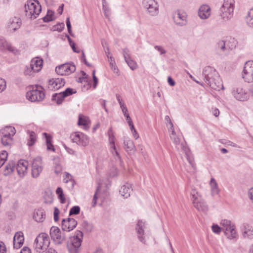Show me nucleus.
<instances>
[{
  "label": "nucleus",
  "instance_id": "obj_53",
  "mask_svg": "<svg viewBox=\"0 0 253 253\" xmlns=\"http://www.w3.org/2000/svg\"><path fill=\"white\" fill-rule=\"evenodd\" d=\"M108 135H109V138L110 141V143L111 145V147H114L115 145V142H114V136L112 133V131L111 128H110L108 130Z\"/></svg>",
  "mask_w": 253,
  "mask_h": 253
},
{
  "label": "nucleus",
  "instance_id": "obj_57",
  "mask_svg": "<svg viewBox=\"0 0 253 253\" xmlns=\"http://www.w3.org/2000/svg\"><path fill=\"white\" fill-rule=\"evenodd\" d=\"M211 228L213 232L217 234H219L222 230L221 227H219L217 224L212 225Z\"/></svg>",
  "mask_w": 253,
  "mask_h": 253
},
{
  "label": "nucleus",
  "instance_id": "obj_35",
  "mask_svg": "<svg viewBox=\"0 0 253 253\" xmlns=\"http://www.w3.org/2000/svg\"><path fill=\"white\" fill-rule=\"evenodd\" d=\"M54 164V172L56 174L60 173L62 170V167L60 164V159L58 157H55L53 159Z\"/></svg>",
  "mask_w": 253,
  "mask_h": 253
},
{
  "label": "nucleus",
  "instance_id": "obj_1",
  "mask_svg": "<svg viewBox=\"0 0 253 253\" xmlns=\"http://www.w3.org/2000/svg\"><path fill=\"white\" fill-rule=\"evenodd\" d=\"M203 75L205 82L212 89L219 90L223 88L218 73L213 67H206L203 70Z\"/></svg>",
  "mask_w": 253,
  "mask_h": 253
},
{
  "label": "nucleus",
  "instance_id": "obj_51",
  "mask_svg": "<svg viewBox=\"0 0 253 253\" xmlns=\"http://www.w3.org/2000/svg\"><path fill=\"white\" fill-rule=\"evenodd\" d=\"M65 25L64 23H58L56 25L53 26L52 30L53 31H58L61 32L64 28Z\"/></svg>",
  "mask_w": 253,
  "mask_h": 253
},
{
  "label": "nucleus",
  "instance_id": "obj_16",
  "mask_svg": "<svg viewBox=\"0 0 253 253\" xmlns=\"http://www.w3.org/2000/svg\"><path fill=\"white\" fill-rule=\"evenodd\" d=\"M21 20L19 17H14L9 19L7 23V28L11 32H14L21 26Z\"/></svg>",
  "mask_w": 253,
  "mask_h": 253
},
{
  "label": "nucleus",
  "instance_id": "obj_61",
  "mask_svg": "<svg viewBox=\"0 0 253 253\" xmlns=\"http://www.w3.org/2000/svg\"><path fill=\"white\" fill-rule=\"evenodd\" d=\"M111 148L113 149V150L112 151V153L114 157H115V158L116 159H118L120 160V156L119 153L118 152V151H117L115 146H114V147H112Z\"/></svg>",
  "mask_w": 253,
  "mask_h": 253
},
{
  "label": "nucleus",
  "instance_id": "obj_15",
  "mask_svg": "<svg viewBox=\"0 0 253 253\" xmlns=\"http://www.w3.org/2000/svg\"><path fill=\"white\" fill-rule=\"evenodd\" d=\"M65 84V82L63 78H55L49 80L48 84V88L50 90H58Z\"/></svg>",
  "mask_w": 253,
  "mask_h": 253
},
{
  "label": "nucleus",
  "instance_id": "obj_36",
  "mask_svg": "<svg viewBox=\"0 0 253 253\" xmlns=\"http://www.w3.org/2000/svg\"><path fill=\"white\" fill-rule=\"evenodd\" d=\"M225 41H226V44L227 45V47L228 52L235 48L237 42L234 38H230L229 39L225 40Z\"/></svg>",
  "mask_w": 253,
  "mask_h": 253
},
{
  "label": "nucleus",
  "instance_id": "obj_41",
  "mask_svg": "<svg viewBox=\"0 0 253 253\" xmlns=\"http://www.w3.org/2000/svg\"><path fill=\"white\" fill-rule=\"evenodd\" d=\"M246 22L250 27H253V8L248 12L246 17Z\"/></svg>",
  "mask_w": 253,
  "mask_h": 253
},
{
  "label": "nucleus",
  "instance_id": "obj_55",
  "mask_svg": "<svg viewBox=\"0 0 253 253\" xmlns=\"http://www.w3.org/2000/svg\"><path fill=\"white\" fill-rule=\"evenodd\" d=\"M110 65L111 67L112 70H113L114 72L115 73H117L118 71V69L115 65V62L114 60L113 59L112 57L110 58Z\"/></svg>",
  "mask_w": 253,
  "mask_h": 253
},
{
  "label": "nucleus",
  "instance_id": "obj_7",
  "mask_svg": "<svg viewBox=\"0 0 253 253\" xmlns=\"http://www.w3.org/2000/svg\"><path fill=\"white\" fill-rule=\"evenodd\" d=\"M242 76L248 83L253 82V61H248L244 65Z\"/></svg>",
  "mask_w": 253,
  "mask_h": 253
},
{
  "label": "nucleus",
  "instance_id": "obj_60",
  "mask_svg": "<svg viewBox=\"0 0 253 253\" xmlns=\"http://www.w3.org/2000/svg\"><path fill=\"white\" fill-rule=\"evenodd\" d=\"M60 211L56 207L54 208V220L55 221H57L59 219V214Z\"/></svg>",
  "mask_w": 253,
  "mask_h": 253
},
{
  "label": "nucleus",
  "instance_id": "obj_48",
  "mask_svg": "<svg viewBox=\"0 0 253 253\" xmlns=\"http://www.w3.org/2000/svg\"><path fill=\"white\" fill-rule=\"evenodd\" d=\"M82 226L87 232H91L93 229L92 225L88 223L87 221H84Z\"/></svg>",
  "mask_w": 253,
  "mask_h": 253
},
{
  "label": "nucleus",
  "instance_id": "obj_25",
  "mask_svg": "<svg viewBox=\"0 0 253 253\" xmlns=\"http://www.w3.org/2000/svg\"><path fill=\"white\" fill-rule=\"evenodd\" d=\"M6 49L14 54L18 52V51L4 39H0V50H4Z\"/></svg>",
  "mask_w": 253,
  "mask_h": 253
},
{
  "label": "nucleus",
  "instance_id": "obj_45",
  "mask_svg": "<svg viewBox=\"0 0 253 253\" xmlns=\"http://www.w3.org/2000/svg\"><path fill=\"white\" fill-rule=\"evenodd\" d=\"M62 92L63 94V96L65 97V98L67 96L72 95L73 94L76 93L77 91L75 89L68 87Z\"/></svg>",
  "mask_w": 253,
  "mask_h": 253
},
{
  "label": "nucleus",
  "instance_id": "obj_37",
  "mask_svg": "<svg viewBox=\"0 0 253 253\" xmlns=\"http://www.w3.org/2000/svg\"><path fill=\"white\" fill-rule=\"evenodd\" d=\"M1 143L3 146L10 147L13 143V138L10 136H1Z\"/></svg>",
  "mask_w": 253,
  "mask_h": 253
},
{
  "label": "nucleus",
  "instance_id": "obj_64",
  "mask_svg": "<svg viewBox=\"0 0 253 253\" xmlns=\"http://www.w3.org/2000/svg\"><path fill=\"white\" fill-rule=\"evenodd\" d=\"M6 249L4 244L2 242H0V253H6Z\"/></svg>",
  "mask_w": 253,
  "mask_h": 253
},
{
  "label": "nucleus",
  "instance_id": "obj_28",
  "mask_svg": "<svg viewBox=\"0 0 253 253\" xmlns=\"http://www.w3.org/2000/svg\"><path fill=\"white\" fill-rule=\"evenodd\" d=\"M132 191L131 186L129 183H126L123 185L120 190V193L125 198L129 197L130 193Z\"/></svg>",
  "mask_w": 253,
  "mask_h": 253
},
{
  "label": "nucleus",
  "instance_id": "obj_14",
  "mask_svg": "<svg viewBox=\"0 0 253 253\" xmlns=\"http://www.w3.org/2000/svg\"><path fill=\"white\" fill-rule=\"evenodd\" d=\"M77 225V221L73 218L63 219L62 220V229L64 231L69 232L73 230Z\"/></svg>",
  "mask_w": 253,
  "mask_h": 253
},
{
  "label": "nucleus",
  "instance_id": "obj_23",
  "mask_svg": "<svg viewBox=\"0 0 253 253\" xmlns=\"http://www.w3.org/2000/svg\"><path fill=\"white\" fill-rule=\"evenodd\" d=\"M198 15L203 19H207L211 15V8L208 5H202L199 9Z\"/></svg>",
  "mask_w": 253,
  "mask_h": 253
},
{
  "label": "nucleus",
  "instance_id": "obj_9",
  "mask_svg": "<svg viewBox=\"0 0 253 253\" xmlns=\"http://www.w3.org/2000/svg\"><path fill=\"white\" fill-rule=\"evenodd\" d=\"M232 93L234 97L239 101H244L249 98V94L247 90L241 86L235 87L233 89Z\"/></svg>",
  "mask_w": 253,
  "mask_h": 253
},
{
  "label": "nucleus",
  "instance_id": "obj_52",
  "mask_svg": "<svg viewBox=\"0 0 253 253\" xmlns=\"http://www.w3.org/2000/svg\"><path fill=\"white\" fill-rule=\"evenodd\" d=\"M14 168V166L13 164H9L8 165H6L4 168V174L7 175L11 173L13 171Z\"/></svg>",
  "mask_w": 253,
  "mask_h": 253
},
{
  "label": "nucleus",
  "instance_id": "obj_59",
  "mask_svg": "<svg viewBox=\"0 0 253 253\" xmlns=\"http://www.w3.org/2000/svg\"><path fill=\"white\" fill-rule=\"evenodd\" d=\"M103 10L104 11L105 16L106 17L109 18L110 15V9L109 7L107 6L105 4H103Z\"/></svg>",
  "mask_w": 253,
  "mask_h": 253
},
{
  "label": "nucleus",
  "instance_id": "obj_34",
  "mask_svg": "<svg viewBox=\"0 0 253 253\" xmlns=\"http://www.w3.org/2000/svg\"><path fill=\"white\" fill-rule=\"evenodd\" d=\"M43 135L45 136L46 139V143L47 150L54 151L55 149L51 142L52 137L51 135H50L49 134H47L46 132H44L43 133Z\"/></svg>",
  "mask_w": 253,
  "mask_h": 253
},
{
  "label": "nucleus",
  "instance_id": "obj_6",
  "mask_svg": "<svg viewBox=\"0 0 253 253\" xmlns=\"http://www.w3.org/2000/svg\"><path fill=\"white\" fill-rule=\"evenodd\" d=\"M41 85L36 86V89L28 91L26 93V97L32 102L41 101L44 98L45 94Z\"/></svg>",
  "mask_w": 253,
  "mask_h": 253
},
{
  "label": "nucleus",
  "instance_id": "obj_58",
  "mask_svg": "<svg viewBox=\"0 0 253 253\" xmlns=\"http://www.w3.org/2000/svg\"><path fill=\"white\" fill-rule=\"evenodd\" d=\"M6 84L5 81L1 78H0V92L3 91L6 88Z\"/></svg>",
  "mask_w": 253,
  "mask_h": 253
},
{
  "label": "nucleus",
  "instance_id": "obj_20",
  "mask_svg": "<svg viewBox=\"0 0 253 253\" xmlns=\"http://www.w3.org/2000/svg\"><path fill=\"white\" fill-rule=\"evenodd\" d=\"M124 148L128 154L132 155L135 153L136 149L132 140L126 138L124 139Z\"/></svg>",
  "mask_w": 253,
  "mask_h": 253
},
{
  "label": "nucleus",
  "instance_id": "obj_26",
  "mask_svg": "<svg viewBox=\"0 0 253 253\" xmlns=\"http://www.w3.org/2000/svg\"><path fill=\"white\" fill-rule=\"evenodd\" d=\"M45 214L42 209H38L34 212L33 218L37 222H42L45 219Z\"/></svg>",
  "mask_w": 253,
  "mask_h": 253
},
{
  "label": "nucleus",
  "instance_id": "obj_32",
  "mask_svg": "<svg viewBox=\"0 0 253 253\" xmlns=\"http://www.w3.org/2000/svg\"><path fill=\"white\" fill-rule=\"evenodd\" d=\"M88 123V118L82 114L79 115L78 122L79 126H83L85 129H87L89 128Z\"/></svg>",
  "mask_w": 253,
  "mask_h": 253
},
{
  "label": "nucleus",
  "instance_id": "obj_12",
  "mask_svg": "<svg viewBox=\"0 0 253 253\" xmlns=\"http://www.w3.org/2000/svg\"><path fill=\"white\" fill-rule=\"evenodd\" d=\"M76 70V67L73 64H64L57 67L55 69L56 72L61 76L69 75Z\"/></svg>",
  "mask_w": 253,
  "mask_h": 253
},
{
  "label": "nucleus",
  "instance_id": "obj_33",
  "mask_svg": "<svg viewBox=\"0 0 253 253\" xmlns=\"http://www.w3.org/2000/svg\"><path fill=\"white\" fill-rule=\"evenodd\" d=\"M245 230L243 232V235L245 237L250 239L253 238V228L248 224L244 226Z\"/></svg>",
  "mask_w": 253,
  "mask_h": 253
},
{
  "label": "nucleus",
  "instance_id": "obj_39",
  "mask_svg": "<svg viewBox=\"0 0 253 253\" xmlns=\"http://www.w3.org/2000/svg\"><path fill=\"white\" fill-rule=\"evenodd\" d=\"M187 160L189 162V164L191 167L189 169V170L191 171L195 169V165L194 161L193 156L190 154L189 152H186L185 153Z\"/></svg>",
  "mask_w": 253,
  "mask_h": 253
},
{
  "label": "nucleus",
  "instance_id": "obj_3",
  "mask_svg": "<svg viewBox=\"0 0 253 253\" xmlns=\"http://www.w3.org/2000/svg\"><path fill=\"white\" fill-rule=\"evenodd\" d=\"M234 7V0H224L223 3L220 8V16L223 21H228L232 17Z\"/></svg>",
  "mask_w": 253,
  "mask_h": 253
},
{
  "label": "nucleus",
  "instance_id": "obj_31",
  "mask_svg": "<svg viewBox=\"0 0 253 253\" xmlns=\"http://www.w3.org/2000/svg\"><path fill=\"white\" fill-rule=\"evenodd\" d=\"M210 185L212 195L214 196L218 194L220 190L218 187V184L216 180L213 178H211V179Z\"/></svg>",
  "mask_w": 253,
  "mask_h": 253
},
{
  "label": "nucleus",
  "instance_id": "obj_46",
  "mask_svg": "<svg viewBox=\"0 0 253 253\" xmlns=\"http://www.w3.org/2000/svg\"><path fill=\"white\" fill-rule=\"evenodd\" d=\"M100 188L101 185L100 184H98L96 189L94 195L93 196V200L92 201V206L93 207H94L96 204L97 200L98 199L97 194L98 193L100 192Z\"/></svg>",
  "mask_w": 253,
  "mask_h": 253
},
{
  "label": "nucleus",
  "instance_id": "obj_42",
  "mask_svg": "<svg viewBox=\"0 0 253 253\" xmlns=\"http://www.w3.org/2000/svg\"><path fill=\"white\" fill-rule=\"evenodd\" d=\"M233 223L231 221L227 219H222L221 221L220 224L222 226L221 229L224 231L225 230L228 231L227 229L229 228Z\"/></svg>",
  "mask_w": 253,
  "mask_h": 253
},
{
  "label": "nucleus",
  "instance_id": "obj_21",
  "mask_svg": "<svg viewBox=\"0 0 253 253\" xmlns=\"http://www.w3.org/2000/svg\"><path fill=\"white\" fill-rule=\"evenodd\" d=\"M24 238L23 233L17 232L15 233L13 238V247L15 249H19L23 244Z\"/></svg>",
  "mask_w": 253,
  "mask_h": 253
},
{
  "label": "nucleus",
  "instance_id": "obj_49",
  "mask_svg": "<svg viewBox=\"0 0 253 253\" xmlns=\"http://www.w3.org/2000/svg\"><path fill=\"white\" fill-rule=\"evenodd\" d=\"M125 61L132 70H134L137 68V63L131 58Z\"/></svg>",
  "mask_w": 253,
  "mask_h": 253
},
{
  "label": "nucleus",
  "instance_id": "obj_38",
  "mask_svg": "<svg viewBox=\"0 0 253 253\" xmlns=\"http://www.w3.org/2000/svg\"><path fill=\"white\" fill-rule=\"evenodd\" d=\"M65 97L63 96L62 92H61L59 93H54L52 95V100L56 101L58 104H60L62 103Z\"/></svg>",
  "mask_w": 253,
  "mask_h": 253
},
{
  "label": "nucleus",
  "instance_id": "obj_54",
  "mask_svg": "<svg viewBox=\"0 0 253 253\" xmlns=\"http://www.w3.org/2000/svg\"><path fill=\"white\" fill-rule=\"evenodd\" d=\"M154 48L160 53V55H164L167 53L166 50L161 45H155Z\"/></svg>",
  "mask_w": 253,
  "mask_h": 253
},
{
  "label": "nucleus",
  "instance_id": "obj_44",
  "mask_svg": "<svg viewBox=\"0 0 253 253\" xmlns=\"http://www.w3.org/2000/svg\"><path fill=\"white\" fill-rule=\"evenodd\" d=\"M54 12L51 10H48L47 15L42 18L43 21L44 22H48L53 20V16Z\"/></svg>",
  "mask_w": 253,
  "mask_h": 253
},
{
  "label": "nucleus",
  "instance_id": "obj_2",
  "mask_svg": "<svg viewBox=\"0 0 253 253\" xmlns=\"http://www.w3.org/2000/svg\"><path fill=\"white\" fill-rule=\"evenodd\" d=\"M42 6L37 0H28L25 4L26 16L30 19H35L40 14Z\"/></svg>",
  "mask_w": 253,
  "mask_h": 253
},
{
  "label": "nucleus",
  "instance_id": "obj_40",
  "mask_svg": "<svg viewBox=\"0 0 253 253\" xmlns=\"http://www.w3.org/2000/svg\"><path fill=\"white\" fill-rule=\"evenodd\" d=\"M27 133L30 136V138L28 141V145L30 146H31L34 145L36 140V133L35 132L30 130H28Z\"/></svg>",
  "mask_w": 253,
  "mask_h": 253
},
{
  "label": "nucleus",
  "instance_id": "obj_63",
  "mask_svg": "<svg viewBox=\"0 0 253 253\" xmlns=\"http://www.w3.org/2000/svg\"><path fill=\"white\" fill-rule=\"evenodd\" d=\"M8 154L6 151H3L0 154V159L5 163L7 159Z\"/></svg>",
  "mask_w": 253,
  "mask_h": 253
},
{
  "label": "nucleus",
  "instance_id": "obj_29",
  "mask_svg": "<svg viewBox=\"0 0 253 253\" xmlns=\"http://www.w3.org/2000/svg\"><path fill=\"white\" fill-rule=\"evenodd\" d=\"M227 230L228 231L225 230L224 232L228 239H233L236 238L237 236V233L235 230V226L234 224H232L227 229Z\"/></svg>",
  "mask_w": 253,
  "mask_h": 253
},
{
  "label": "nucleus",
  "instance_id": "obj_47",
  "mask_svg": "<svg viewBox=\"0 0 253 253\" xmlns=\"http://www.w3.org/2000/svg\"><path fill=\"white\" fill-rule=\"evenodd\" d=\"M56 192L58 195V197L60 200L61 203H64L65 198L64 197L62 189L60 187H58L56 190Z\"/></svg>",
  "mask_w": 253,
  "mask_h": 253
},
{
  "label": "nucleus",
  "instance_id": "obj_17",
  "mask_svg": "<svg viewBox=\"0 0 253 253\" xmlns=\"http://www.w3.org/2000/svg\"><path fill=\"white\" fill-rule=\"evenodd\" d=\"M28 166V163L27 161L21 160L18 161L16 169L18 175L20 177H24L27 174Z\"/></svg>",
  "mask_w": 253,
  "mask_h": 253
},
{
  "label": "nucleus",
  "instance_id": "obj_5",
  "mask_svg": "<svg viewBox=\"0 0 253 253\" xmlns=\"http://www.w3.org/2000/svg\"><path fill=\"white\" fill-rule=\"evenodd\" d=\"M49 243L47 234L42 233L40 234L36 238L34 247L37 252L41 253L47 249Z\"/></svg>",
  "mask_w": 253,
  "mask_h": 253
},
{
  "label": "nucleus",
  "instance_id": "obj_22",
  "mask_svg": "<svg viewBox=\"0 0 253 253\" xmlns=\"http://www.w3.org/2000/svg\"><path fill=\"white\" fill-rule=\"evenodd\" d=\"M145 228V222H143L142 220H138L136 227V230L137 233V236L140 240L143 243H145V240L144 237H143L144 235V228Z\"/></svg>",
  "mask_w": 253,
  "mask_h": 253
},
{
  "label": "nucleus",
  "instance_id": "obj_11",
  "mask_svg": "<svg viewBox=\"0 0 253 253\" xmlns=\"http://www.w3.org/2000/svg\"><path fill=\"white\" fill-rule=\"evenodd\" d=\"M143 5L151 15L155 16L158 14L159 6L155 0H143Z\"/></svg>",
  "mask_w": 253,
  "mask_h": 253
},
{
  "label": "nucleus",
  "instance_id": "obj_19",
  "mask_svg": "<svg viewBox=\"0 0 253 253\" xmlns=\"http://www.w3.org/2000/svg\"><path fill=\"white\" fill-rule=\"evenodd\" d=\"M42 59L37 57L31 61L30 68L34 72H38L42 69Z\"/></svg>",
  "mask_w": 253,
  "mask_h": 253
},
{
  "label": "nucleus",
  "instance_id": "obj_56",
  "mask_svg": "<svg viewBox=\"0 0 253 253\" xmlns=\"http://www.w3.org/2000/svg\"><path fill=\"white\" fill-rule=\"evenodd\" d=\"M123 56L125 61L131 58L130 57V51L127 48H124L123 50Z\"/></svg>",
  "mask_w": 253,
  "mask_h": 253
},
{
  "label": "nucleus",
  "instance_id": "obj_10",
  "mask_svg": "<svg viewBox=\"0 0 253 253\" xmlns=\"http://www.w3.org/2000/svg\"><path fill=\"white\" fill-rule=\"evenodd\" d=\"M50 236L54 242L57 245L61 244L65 240V236L61 235L59 228L56 226H52L50 230Z\"/></svg>",
  "mask_w": 253,
  "mask_h": 253
},
{
  "label": "nucleus",
  "instance_id": "obj_30",
  "mask_svg": "<svg viewBox=\"0 0 253 253\" xmlns=\"http://www.w3.org/2000/svg\"><path fill=\"white\" fill-rule=\"evenodd\" d=\"M226 41L225 40L219 41L216 44V50L224 54L228 53V50L227 47Z\"/></svg>",
  "mask_w": 253,
  "mask_h": 253
},
{
  "label": "nucleus",
  "instance_id": "obj_18",
  "mask_svg": "<svg viewBox=\"0 0 253 253\" xmlns=\"http://www.w3.org/2000/svg\"><path fill=\"white\" fill-rule=\"evenodd\" d=\"M173 20L176 25L184 26L187 24V15L184 12L178 11L173 16Z\"/></svg>",
  "mask_w": 253,
  "mask_h": 253
},
{
  "label": "nucleus",
  "instance_id": "obj_24",
  "mask_svg": "<svg viewBox=\"0 0 253 253\" xmlns=\"http://www.w3.org/2000/svg\"><path fill=\"white\" fill-rule=\"evenodd\" d=\"M194 207L199 211L206 212L208 210V207L205 201L201 199L198 201L194 202Z\"/></svg>",
  "mask_w": 253,
  "mask_h": 253
},
{
  "label": "nucleus",
  "instance_id": "obj_62",
  "mask_svg": "<svg viewBox=\"0 0 253 253\" xmlns=\"http://www.w3.org/2000/svg\"><path fill=\"white\" fill-rule=\"evenodd\" d=\"M64 180L66 183H67L68 181H71L72 183V186H74V181L72 180V175L70 173L66 172V177Z\"/></svg>",
  "mask_w": 253,
  "mask_h": 253
},
{
  "label": "nucleus",
  "instance_id": "obj_43",
  "mask_svg": "<svg viewBox=\"0 0 253 253\" xmlns=\"http://www.w3.org/2000/svg\"><path fill=\"white\" fill-rule=\"evenodd\" d=\"M191 195L192 196V201L193 204L194 202L198 201V200L201 199V197L195 189H192L191 192Z\"/></svg>",
  "mask_w": 253,
  "mask_h": 253
},
{
  "label": "nucleus",
  "instance_id": "obj_4",
  "mask_svg": "<svg viewBox=\"0 0 253 253\" xmlns=\"http://www.w3.org/2000/svg\"><path fill=\"white\" fill-rule=\"evenodd\" d=\"M83 233L81 231H77L75 236L70 240L67 244V248L69 253H78L83 241Z\"/></svg>",
  "mask_w": 253,
  "mask_h": 253
},
{
  "label": "nucleus",
  "instance_id": "obj_50",
  "mask_svg": "<svg viewBox=\"0 0 253 253\" xmlns=\"http://www.w3.org/2000/svg\"><path fill=\"white\" fill-rule=\"evenodd\" d=\"M80 208L78 206L73 207L69 211V215H77L80 213Z\"/></svg>",
  "mask_w": 253,
  "mask_h": 253
},
{
  "label": "nucleus",
  "instance_id": "obj_13",
  "mask_svg": "<svg viewBox=\"0 0 253 253\" xmlns=\"http://www.w3.org/2000/svg\"><path fill=\"white\" fill-rule=\"evenodd\" d=\"M32 175L34 178L38 177L42 170V160L40 157H36L33 161Z\"/></svg>",
  "mask_w": 253,
  "mask_h": 253
},
{
  "label": "nucleus",
  "instance_id": "obj_8",
  "mask_svg": "<svg viewBox=\"0 0 253 253\" xmlns=\"http://www.w3.org/2000/svg\"><path fill=\"white\" fill-rule=\"evenodd\" d=\"M72 141L79 145L86 146L88 144L89 138L88 136L81 132H75L70 136Z\"/></svg>",
  "mask_w": 253,
  "mask_h": 253
},
{
  "label": "nucleus",
  "instance_id": "obj_27",
  "mask_svg": "<svg viewBox=\"0 0 253 253\" xmlns=\"http://www.w3.org/2000/svg\"><path fill=\"white\" fill-rule=\"evenodd\" d=\"M2 136H10L12 137L15 134L16 130L14 127L6 126L0 130Z\"/></svg>",
  "mask_w": 253,
  "mask_h": 253
}]
</instances>
